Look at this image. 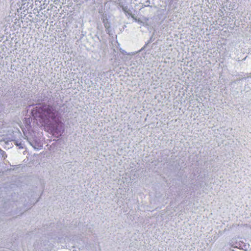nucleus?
Instances as JSON below:
<instances>
[{"mask_svg":"<svg viewBox=\"0 0 251 251\" xmlns=\"http://www.w3.org/2000/svg\"><path fill=\"white\" fill-rule=\"evenodd\" d=\"M52 108L48 105H46L43 108V111L44 112V114L46 116L50 114L52 112Z\"/></svg>","mask_w":251,"mask_h":251,"instance_id":"1","label":"nucleus"},{"mask_svg":"<svg viewBox=\"0 0 251 251\" xmlns=\"http://www.w3.org/2000/svg\"><path fill=\"white\" fill-rule=\"evenodd\" d=\"M151 3V2L150 0H147L145 3H144V6H150L151 7L150 4Z\"/></svg>","mask_w":251,"mask_h":251,"instance_id":"2","label":"nucleus"},{"mask_svg":"<svg viewBox=\"0 0 251 251\" xmlns=\"http://www.w3.org/2000/svg\"><path fill=\"white\" fill-rule=\"evenodd\" d=\"M123 10L126 12H127V13H128V11H127V8L125 7H123Z\"/></svg>","mask_w":251,"mask_h":251,"instance_id":"3","label":"nucleus"},{"mask_svg":"<svg viewBox=\"0 0 251 251\" xmlns=\"http://www.w3.org/2000/svg\"><path fill=\"white\" fill-rule=\"evenodd\" d=\"M29 143L34 149H36L34 146H33V145H32V144L31 143L29 142Z\"/></svg>","mask_w":251,"mask_h":251,"instance_id":"4","label":"nucleus"},{"mask_svg":"<svg viewBox=\"0 0 251 251\" xmlns=\"http://www.w3.org/2000/svg\"><path fill=\"white\" fill-rule=\"evenodd\" d=\"M145 6H144V4H142V8H144L145 7Z\"/></svg>","mask_w":251,"mask_h":251,"instance_id":"5","label":"nucleus"},{"mask_svg":"<svg viewBox=\"0 0 251 251\" xmlns=\"http://www.w3.org/2000/svg\"><path fill=\"white\" fill-rule=\"evenodd\" d=\"M128 14H130L132 18H134V16L133 15H132L131 14H130L129 13H128Z\"/></svg>","mask_w":251,"mask_h":251,"instance_id":"6","label":"nucleus"},{"mask_svg":"<svg viewBox=\"0 0 251 251\" xmlns=\"http://www.w3.org/2000/svg\"><path fill=\"white\" fill-rule=\"evenodd\" d=\"M105 27H106V28L109 27V26H108V25H105Z\"/></svg>","mask_w":251,"mask_h":251,"instance_id":"7","label":"nucleus"}]
</instances>
